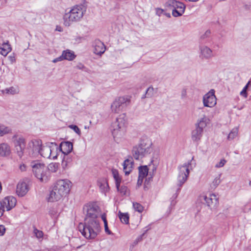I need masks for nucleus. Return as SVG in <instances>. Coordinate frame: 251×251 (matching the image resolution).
<instances>
[{"label": "nucleus", "instance_id": "1", "mask_svg": "<svg viewBox=\"0 0 251 251\" xmlns=\"http://www.w3.org/2000/svg\"><path fill=\"white\" fill-rule=\"evenodd\" d=\"M78 230L87 239H95L100 230L99 220H84L78 226Z\"/></svg>", "mask_w": 251, "mask_h": 251}, {"label": "nucleus", "instance_id": "2", "mask_svg": "<svg viewBox=\"0 0 251 251\" xmlns=\"http://www.w3.org/2000/svg\"><path fill=\"white\" fill-rule=\"evenodd\" d=\"M86 11V7L83 4L74 6L69 12L66 13L64 16V24L69 26L72 23L80 21Z\"/></svg>", "mask_w": 251, "mask_h": 251}, {"label": "nucleus", "instance_id": "3", "mask_svg": "<svg viewBox=\"0 0 251 251\" xmlns=\"http://www.w3.org/2000/svg\"><path fill=\"white\" fill-rule=\"evenodd\" d=\"M151 141L148 138H142L138 146L133 147L132 155L136 160H139L150 154L152 151Z\"/></svg>", "mask_w": 251, "mask_h": 251}, {"label": "nucleus", "instance_id": "4", "mask_svg": "<svg viewBox=\"0 0 251 251\" xmlns=\"http://www.w3.org/2000/svg\"><path fill=\"white\" fill-rule=\"evenodd\" d=\"M126 115L120 114L111 124L112 133L115 140L123 137L126 133Z\"/></svg>", "mask_w": 251, "mask_h": 251}, {"label": "nucleus", "instance_id": "5", "mask_svg": "<svg viewBox=\"0 0 251 251\" xmlns=\"http://www.w3.org/2000/svg\"><path fill=\"white\" fill-rule=\"evenodd\" d=\"M31 165L35 176L41 182H47L49 177L45 165L38 161H34L31 163Z\"/></svg>", "mask_w": 251, "mask_h": 251}, {"label": "nucleus", "instance_id": "6", "mask_svg": "<svg viewBox=\"0 0 251 251\" xmlns=\"http://www.w3.org/2000/svg\"><path fill=\"white\" fill-rule=\"evenodd\" d=\"M15 151L17 155L22 158L25 151L26 141L25 138L21 135L15 134L11 138Z\"/></svg>", "mask_w": 251, "mask_h": 251}, {"label": "nucleus", "instance_id": "7", "mask_svg": "<svg viewBox=\"0 0 251 251\" xmlns=\"http://www.w3.org/2000/svg\"><path fill=\"white\" fill-rule=\"evenodd\" d=\"M130 102V97L127 96L120 97L116 99L111 105L112 112L120 113L129 104Z\"/></svg>", "mask_w": 251, "mask_h": 251}, {"label": "nucleus", "instance_id": "8", "mask_svg": "<svg viewBox=\"0 0 251 251\" xmlns=\"http://www.w3.org/2000/svg\"><path fill=\"white\" fill-rule=\"evenodd\" d=\"M193 157L188 162L178 167L179 173L177 176V185L181 186L187 180L189 175V169L191 168Z\"/></svg>", "mask_w": 251, "mask_h": 251}, {"label": "nucleus", "instance_id": "9", "mask_svg": "<svg viewBox=\"0 0 251 251\" xmlns=\"http://www.w3.org/2000/svg\"><path fill=\"white\" fill-rule=\"evenodd\" d=\"M165 6L172 9V15L174 17L181 16L185 11V5L182 2L176 0H169L165 3Z\"/></svg>", "mask_w": 251, "mask_h": 251}, {"label": "nucleus", "instance_id": "10", "mask_svg": "<svg viewBox=\"0 0 251 251\" xmlns=\"http://www.w3.org/2000/svg\"><path fill=\"white\" fill-rule=\"evenodd\" d=\"M99 207L95 203H88L83 207V213L85 215L84 220H98Z\"/></svg>", "mask_w": 251, "mask_h": 251}, {"label": "nucleus", "instance_id": "11", "mask_svg": "<svg viewBox=\"0 0 251 251\" xmlns=\"http://www.w3.org/2000/svg\"><path fill=\"white\" fill-rule=\"evenodd\" d=\"M72 186L71 182L68 179H60L54 186L64 198L69 194Z\"/></svg>", "mask_w": 251, "mask_h": 251}, {"label": "nucleus", "instance_id": "12", "mask_svg": "<svg viewBox=\"0 0 251 251\" xmlns=\"http://www.w3.org/2000/svg\"><path fill=\"white\" fill-rule=\"evenodd\" d=\"M202 102L204 106L213 107L217 104V98L215 95V90H210L205 94L202 98Z\"/></svg>", "mask_w": 251, "mask_h": 251}, {"label": "nucleus", "instance_id": "13", "mask_svg": "<svg viewBox=\"0 0 251 251\" xmlns=\"http://www.w3.org/2000/svg\"><path fill=\"white\" fill-rule=\"evenodd\" d=\"M200 201L206 204L210 208H215L218 203V199L215 194H210L209 196L202 195L199 197Z\"/></svg>", "mask_w": 251, "mask_h": 251}, {"label": "nucleus", "instance_id": "14", "mask_svg": "<svg viewBox=\"0 0 251 251\" xmlns=\"http://www.w3.org/2000/svg\"><path fill=\"white\" fill-rule=\"evenodd\" d=\"M42 142L39 139H32L28 142L27 149L29 153H38L40 151Z\"/></svg>", "mask_w": 251, "mask_h": 251}, {"label": "nucleus", "instance_id": "15", "mask_svg": "<svg viewBox=\"0 0 251 251\" xmlns=\"http://www.w3.org/2000/svg\"><path fill=\"white\" fill-rule=\"evenodd\" d=\"M16 203V200L13 197H6L0 202V204L3 210L7 211L11 210L14 207Z\"/></svg>", "mask_w": 251, "mask_h": 251}, {"label": "nucleus", "instance_id": "16", "mask_svg": "<svg viewBox=\"0 0 251 251\" xmlns=\"http://www.w3.org/2000/svg\"><path fill=\"white\" fill-rule=\"evenodd\" d=\"M200 57L202 59H209L213 56L212 50L206 46H200Z\"/></svg>", "mask_w": 251, "mask_h": 251}, {"label": "nucleus", "instance_id": "17", "mask_svg": "<svg viewBox=\"0 0 251 251\" xmlns=\"http://www.w3.org/2000/svg\"><path fill=\"white\" fill-rule=\"evenodd\" d=\"M29 186L25 181H20L17 186L16 193L20 197L24 196L28 191Z\"/></svg>", "mask_w": 251, "mask_h": 251}, {"label": "nucleus", "instance_id": "18", "mask_svg": "<svg viewBox=\"0 0 251 251\" xmlns=\"http://www.w3.org/2000/svg\"><path fill=\"white\" fill-rule=\"evenodd\" d=\"M94 52L96 54L101 56L105 51V46L99 40H96L93 44Z\"/></svg>", "mask_w": 251, "mask_h": 251}, {"label": "nucleus", "instance_id": "19", "mask_svg": "<svg viewBox=\"0 0 251 251\" xmlns=\"http://www.w3.org/2000/svg\"><path fill=\"white\" fill-rule=\"evenodd\" d=\"M73 149V144L70 142H63L59 146V151H61L64 155H68Z\"/></svg>", "mask_w": 251, "mask_h": 251}, {"label": "nucleus", "instance_id": "20", "mask_svg": "<svg viewBox=\"0 0 251 251\" xmlns=\"http://www.w3.org/2000/svg\"><path fill=\"white\" fill-rule=\"evenodd\" d=\"M123 170L126 175H128L131 172L133 165V160L132 157H129L126 159L123 163Z\"/></svg>", "mask_w": 251, "mask_h": 251}, {"label": "nucleus", "instance_id": "21", "mask_svg": "<svg viewBox=\"0 0 251 251\" xmlns=\"http://www.w3.org/2000/svg\"><path fill=\"white\" fill-rule=\"evenodd\" d=\"M64 198L62 195L56 190L54 187L51 191L50 192L49 197H48V201L50 202H53L58 201Z\"/></svg>", "mask_w": 251, "mask_h": 251}, {"label": "nucleus", "instance_id": "22", "mask_svg": "<svg viewBox=\"0 0 251 251\" xmlns=\"http://www.w3.org/2000/svg\"><path fill=\"white\" fill-rule=\"evenodd\" d=\"M51 145L41 146L40 151L38 153L44 158H49L51 154Z\"/></svg>", "mask_w": 251, "mask_h": 251}, {"label": "nucleus", "instance_id": "23", "mask_svg": "<svg viewBox=\"0 0 251 251\" xmlns=\"http://www.w3.org/2000/svg\"><path fill=\"white\" fill-rule=\"evenodd\" d=\"M148 173L149 168L147 166H142L139 167L138 184H141L143 179L148 175Z\"/></svg>", "mask_w": 251, "mask_h": 251}, {"label": "nucleus", "instance_id": "24", "mask_svg": "<svg viewBox=\"0 0 251 251\" xmlns=\"http://www.w3.org/2000/svg\"><path fill=\"white\" fill-rule=\"evenodd\" d=\"M98 185L99 186L100 191L105 194L109 191V187L108 184L107 180L105 178H101L98 180Z\"/></svg>", "mask_w": 251, "mask_h": 251}, {"label": "nucleus", "instance_id": "25", "mask_svg": "<svg viewBox=\"0 0 251 251\" xmlns=\"http://www.w3.org/2000/svg\"><path fill=\"white\" fill-rule=\"evenodd\" d=\"M10 148L8 144L3 143L0 144V156H8L10 154Z\"/></svg>", "mask_w": 251, "mask_h": 251}, {"label": "nucleus", "instance_id": "26", "mask_svg": "<svg viewBox=\"0 0 251 251\" xmlns=\"http://www.w3.org/2000/svg\"><path fill=\"white\" fill-rule=\"evenodd\" d=\"M203 130L200 128H197L192 132V139L193 141L198 142L201 140Z\"/></svg>", "mask_w": 251, "mask_h": 251}, {"label": "nucleus", "instance_id": "27", "mask_svg": "<svg viewBox=\"0 0 251 251\" xmlns=\"http://www.w3.org/2000/svg\"><path fill=\"white\" fill-rule=\"evenodd\" d=\"M62 57L64 60H67L69 61L73 60L76 57L74 52L70 50H64L62 53Z\"/></svg>", "mask_w": 251, "mask_h": 251}, {"label": "nucleus", "instance_id": "28", "mask_svg": "<svg viewBox=\"0 0 251 251\" xmlns=\"http://www.w3.org/2000/svg\"><path fill=\"white\" fill-rule=\"evenodd\" d=\"M12 128L2 124H0V137L12 133Z\"/></svg>", "mask_w": 251, "mask_h": 251}, {"label": "nucleus", "instance_id": "29", "mask_svg": "<svg viewBox=\"0 0 251 251\" xmlns=\"http://www.w3.org/2000/svg\"><path fill=\"white\" fill-rule=\"evenodd\" d=\"M19 92V90L18 87H10L9 88H6L3 90H2V93L3 94H10V95H15L18 94Z\"/></svg>", "mask_w": 251, "mask_h": 251}, {"label": "nucleus", "instance_id": "30", "mask_svg": "<svg viewBox=\"0 0 251 251\" xmlns=\"http://www.w3.org/2000/svg\"><path fill=\"white\" fill-rule=\"evenodd\" d=\"M50 145H51V154L50 157L52 159H55L57 158L58 155V151L59 150L57 145L55 143H50Z\"/></svg>", "mask_w": 251, "mask_h": 251}, {"label": "nucleus", "instance_id": "31", "mask_svg": "<svg viewBox=\"0 0 251 251\" xmlns=\"http://www.w3.org/2000/svg\"><path fill=\"white\" fill-rule=\"evenodd\" d=\"M221 175H218L214 178L210 184V189L214 190L220 184L221 182Z\"/></svg>", "mask_w": 251, "mask_h": 251}, {"label": "nucleus", "instance_id": "32", "mask_svg": "<svg viewBox=\"0 0 251 251\" xmlns=\"http://www.w3.org/2000/svg\"><path fill=\"white\" fill-rule=\"evenodd\" d=\"M72 159L68 155H64L62 161V166L63 169L66 168L69 164L71 163Z\"/></svg>", "mask_w": 251, "mask_h": 251}, {"label": "nucleus", "instance_id": "33", "mask_svg": "<svg viewBox=\"0 0 251 251\" xmlns=\"http://www.w3.org/2000/svg\"><path fill=\"white\" fill-rule=\"evenodd\" d=\"M239 128L238 127H235L230 131L227 136L228 140L234 139L238 135Z\"/></svg>", "mask_w": 251, "mask_h": 251}, {"label": "nucleus", "instance_id": "34", "mask_svg": "<svg viewBox=\"0 0 251 251\" xmlns=\"http://www.w3.org/2000/svg\"><path fill=\"white\" fill-rule=\"evenodd\" d=\"M119 217L122 223L128 224L129 222V216L127 213H122L121 212L119 213Z\"/></svg>", "mask_w": 251, "mask_h": 251}, {"label": "nucleus", "instance_id": "35", "mask_svg": "<svg viewBox=\"0 0 251 251\" xmlns=\"http://www.w3.org/2000/svg\"><path fill=\"white\" fill-rule=\"evenodd\" d=\"M112 175L115 179L116 186H118L121 182V178L118 172L116 170H112Z\"/></svg>", "mask_w": 251, "mask_h": 251}, {"label": "nucleus", "instance_id": "36", "mask_svg": "<svg viewBox=\"0 0 251 251\" xmlns=\"http://www.w3.org/2000/svg\"><path fill=\"white\" fill-rule=\"evenodd\" d=\"M59 164L57 163H50L47 168L49 171L52 173H55L57 171L59 168Z\"/></svg>", "mask_w": 251, "mask_h": 251}, {"label": "nucleus", "instance_id": "37", "mask_svg": "<svg viewBox=\"0 0 251 251\" xmlns=\"http://www.w3.org/2000/svg\"><path fill=\"white\" fill-rule=\"evenodd\" d=\"M200 40L201 42H206L210 40V32H201Z\"/></svg>", "mask_w": 251, "mask_h": 251}, {"label": "nucleus", "instance_id": "38", "mask_svg": "<svg viewBox=\"0 0 251 251\" xmlns=\"http://www.w3.org/2000/svg\"><path fill=\"white\" fill-rule=\"evenodd\" d=\"M206 126V119L205 117L198 121L197 124V128H200L203 130V128Z\"/></svg>", "mask_w": 251, "mask_h": 251}, {"label": "nucleus", "instance_id": "39", "mask_svg": "<svg viewBox=\"0 0 251 251\" xmlns=\"http://www.w3.org/2000/svg\"><path fill=\"white\" fill-rule=\"evenodd\" d=\"M154 89L152 86H151L147 89L145 95L142 97V98H151L154 96Z\"/></svg>", "mask_w": 251, "mask_h": 251}, {"label": "nucleus", "instance_id": "40", "mask_svg": "<svg viewBox=\"0 0 251 251\" xmlns=\"http://www.w3.org/2000/svg\"><path fill=\"white\" fill-rule=\"evenodd\" d=\"M117 189L118 191L122 195H126L127 193L128 189L127 187L124 185L120 186V184L117 187L116 186Z\"/></svg>", "mask_w": 251, "mask_h": 251}, {"label": "nucleus", "instance_id": "41", "mask_svg": "<svg viewBox=\"0 0 251 251\" xmlns=\"http://www.w3.org/2000/svg\"><path fill=\"white\" fill-rule=\"evenodd\" d=\"M133 206L136 211L140 213H141L144 210L143 206L139 203H133Z\"/></svg>", "mask_w": 251, "mask_h": 251}, {"label": "nucleus", "instance_id": "42", "mask_svg": "<svg viewBox=\"0 0 251 251\" xmlns=\"http://www.w3.org/2000/svg\"><path fill=\"white\" fill-rule=\"evenodd\" d=\"M69 127L70 128L73 129L78 135H80L81 131L77 126L71 125L69 126Z\"/></svg>", "mask_w": 251, "mask_h": 251}, {"label": "nucleus", "instance_id": "43", "mask_svg": "<svg viewBox=\"0 0 251 251\" xmlns=\"http://www.w3.org/2000/svg\"><path fill=\"white\" fill-rule=\"evenodd\" d=\"M33 232L35 236L38 239L42 238L43 236V232L36 228H34Z\"/></svg>", "mask_w": 251, "mask_h": 251}, {"label": "nucleus", "instance_id": "44", "mask_svg": "<svg viewBox=\"0 0 251 251\" xmlns=\"http://www.w3.org/2000/svg\"><path fill=\"white\" fill-rule=\"evenodd\" d=\"M59 212L56 208L53 207L50 211V214L53 218L56 217L58 215Z\"/></svg>", "mask_w": 251, "mask_h": 251}, {"label": "nucleus", "instance_id": "45", "mask_svg": "<svg viewBox=\"0 0 251 251\" xmlns=\"http://www.w3.org/2000/svg\"><path fill=\"white\" fill-rule=\"evenodd\" d=\"M226 162V161L225 159H222L220 160V162H219L216 164L215 167L216 168H221L225 165Z\"/></svg>", "mask_w": 251, "mask_h": 251}, {"label": "nucleus", "instance_id": "46", "mask_svg": "<svg viewBox=\"0 0 251 251\" xmlns=\"http://www.w3.org/2000/svg\"><path fill=\"white\" fill-rule=\"evenodd\" d=\"M2 47H1V49H4L8 51H10L11 50V48L10 47V45L8 43H4L2 44Z\"/></svg>", "mask_w": 251, "mask_h": 251}, {"label": "nucleus", "instance_id": "47", "mask_svg": "<svg viewBox=\"0 0 251 251\" xmlns=\"http://www.w3.org/2000/svg\"><path fill=\"white\" fill-rule=\"evenodd\" d=\"M155 12L157 15L158 16H161V15H163L164 10L160 8H155Z\"/></svg>", "mask_w": 251, "mask_h": 251}, {"label": "nucleus", "instance_id": "48", "mask_svg": "<svg viewBox=\"0 0 251 251\" xmlns=\"http://www.w3.org/2000/svg\"><path fill=\"white\" fill-rule=\"evenodd\" d=\"M187 89L186 88H183L181 91V99H185L187 97Z\"/></svg>", "mask_w": 251, "mask_h": 251}, {"label": "nucleus", "instance_id": "49", "mask_svg": "<svg viewBox=\"0 0 251 251\" xmlns=\"http://www.w3.org/2000/svg\"><path fill=\"white\" fill-rule=\"evenodd\" d=\"M76 68L79 70H83L85 72L87 71V69L81 63H79L76 66Z\"/></svg>", "mask_w": 251, "mask_h": 251}, {"label": "nucleus", "instance_id": "50", "mask_svg": "<svg viewBox=\"0 0 251 251\" xmlns=\"http://www.w3.org/2000/svg\"><path fill=\"white\" fill-rule=\"evenodd\" d=\"M240 95L246 98L248 97L247 90L244 88L240 92Z\"/></svg>", "mask_w": 251, "mask_h": 251}, {"label": "nucleus", "instance_id": "51", "mask_svg": "<svg viewBox=\"0 0 251 251\" xmlns=\"http://www.w3.org/2000/svg\"><path fill=\"white\" fill-rule=\"evenodd\" d=\"M142 240V236H140L136 239L133 243V246L136 245L139 242Z\"/></svg>", "mask_w": 251, "mask_h": 251}, {"label": "nucleus", "instance_id": "52", "mask_svg": "<svg viewBox=\"0 0 251 251\" xmlns=\"http://www.w3.org/2000/svg\"><path fill=\"white\" fill-rule=\"evenodd\" d=\"M5 232V228L4 226L0 225V236L4 235Z\"/></svg>", "mask_w": 251, "mask_h": 251}, {"label": "nucleus", "instance_id": "53", "mask_svg": "<svg viewBox=\"0 0 251 251\" xmlns=\"http://www.w3.org/2000/svg\"><path fill=\"white\" fill-rule=\"evenodd\" d=\"M63 58H62V55L61 56H60L59 57H57L55 59H54L53 60H52V62L53 63H56L57 62H59V61H62L63 60Z\"/></svg>", "mask_w": 251, "mask_h": 251}, {"label": "nucleus", "instance_id": "54", "mask_svg": "<svg viewBox=\"0 0 251 251\" xmlns=\"http://www.w3.org/2000/svg\"><path fill=\"white\" fill-rule=\"evenodd\" d=\"M104 229H105V232L107 233H108V234H111V232L108 229L107 223H105V224H104Z\"/></svg>", "mask_w": 251, "mask_h": 251}, {"label": "nucleus", "instance_id": "55", "mask_svg": "<svg viewBox=\"0 0 251 251\" xmlns=\"http://www.w3.org/2000/svg\"><path fill=\"white\" fill-rule=\"evenodd\" d=\"M10 51H8L4 49H1L0 53L3 56H6L7 54Z\"/></svg>", "mask_w": 251, "mask_h": 251}, {"label": "nucleus", "instance_id": "56", "mask_svg": "<svg viewBox=\"0 0 251 251\" xmlns=\"http://www.w3.org/2000/svg\"><path fill=\"white\" fill-rule=\"evenodd\" d=\"M8 58L11 63L15 61V57L13 56L10 55L8 57Z\"/></svg>", "mask_w": 251, "mask_h": 251}, {"label": "nucleus", "instance_id": "57", "mask_svg": "<svg viewBox=\"0 0 251 251\" xmlns=\"http://www.w3.org/2000/svg\"><path fill=\"white\" fill-rule=\"evenodd\" d=\"M21 171H25L26 170V166L25 164H21L19 167Z\"/></svg>", "mask_w": 251, "mask_h": 251}, {"label": "nucleus", "instance_id": "58", "mask_svg": "<svg viewBox=\"0 0 251 251\" xmlns=\"http://www.w3.org/2000/svg\"><path fill=\"white\" fill-rule=\"evenodd\" d=\"M101 219L103 220L104 222V224H105V223H107L106 219V216L105 214H103L101 216Z\"/></svg>", "mask_w": 251, "mask_h": 251}, {"label": "nucleus", "instance_id": "59", "mask_svg": "<svg viewBox=\"0 0 251 251\" xmlns=\"http://www.w3.org/2000/svg\"><path fill=\"white\" fill-rule=\"evenodd\" d=\"M1 208H2V207L1 206V205L0 204V217H1L3 215V212L4 211V210H3V209Z\"/></svg>", "mask_w": 251, "mask_h": 251}, {"label": "nucleus", "instance_id": "60", "mask_svg": "<svg viewBox=\"0 0 251 251\" xmlns=\"http://www.w3.org/2000/svg\"><path fill=\"white\" fill-rule=\"evenodd\" d=\"M250 83H251V81H249L243 88H244L247 90Z\"/></svg>", "mask_w": 251, "mask_h": 251}, {"label": "nucleus", "instance_id": "61", "mask_svg": "<svg viewBox=\"0 0 251 251\" xmlns=\"http://www.w3.org/2000/svg\"><path fill=\"white\" fill-rule=\"evenodd\" d=\"M61 27L60 26H56V31H61Z\"/></svg>", "mask_w": 251, "mask_h": 251}, {"label": "nucleus", "instance_id": "62", "mask_svg": "<svg viewBox=\"0 0 251 251\" xmlns=\"http://www.w3.org/2000/svg\"><path fill=\"white\" fill-rule=\"evenodd\" d=\"M163 15H165L166 17H167L168 18L171 17L170 14V13H166L165 11H164V13Z\"/></svg>", "mask_w": 251, "mask_h": 251}, {"label": "nucleus", "instance_id": "63", "mask_svg": "<svg viewBox=\"0 0 251 251\" xmlns=\"http://www.w3.org/2000/svg\"><path fill=\"white\" fill-rule=\"evenodd\" d=\"M152 167V172L153 173L154 172H155L156 171V167L154 165Z\"/></svg>", "mask_w": 251, "mask_h": 251}, {"label": "nucleus", "instance_id": "64", "mask_svg": "<svg viewBox=\"0 0 251 251\" xmlns=\"http://www.w3.org/2000/svg\"><path fill=\"white\" fill-rule=\"evenodd\" d=\"M176 204V202L174 201V200H173L171 202V205H174L175 204Z\"/></svg>", "mask_w": 251, "mask_h": 251}]
</instances>
